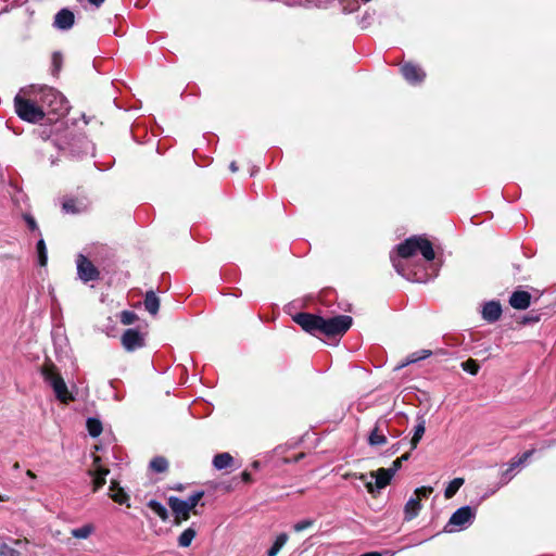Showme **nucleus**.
Listing matches in <instances>:
<instances>
[{
  "mask_svg": "<svg viewBox=\"0 0 556 556\" xmlns=\"http://www.w3.org/2000/svg\"><path fill=\"white\" fill-rule=\"evenodd\" d=\"M63 211L65 213H77L78 212V208L76 207V203L74 200H66L64 201L63 205Z\"/></svg>",
  "mask_w": 556,
  "mask_h": 556,
  "instance_id": "nucleus-39",
  "label": "nucleus"
},
{
  "mask_svg": "<svg viewBox=\"0 0 556 556\" xmlns=\"http://www.w3.org/2000/svg\"><path fill=\"white\" fill-rule=\"evenodd\" d=\"M35 100L42 106L43 111L63 114L67 111V102L63 94L51 87H40L38 93L35 94Z\"/></svg>",
  "mask_w": 556,
  "mask_h": 556,
  "instance_id": "nucleus-3",
  "label": "nucleus"
},
{
  "mask_svg": "<svg viewBox=\"0 0 556 556\" xmlns=\"http://www.w3.org/2000/svg\"><path fill=\"white\" fill-rule=\"evenodd\" d=\"M314 525V520L312 519H304L302 521H299L296 523H294L293 526V529L295 532H301L309 527H312Z\"/></svg>",
  "mask_w": 556,
  "mask_h": 556,
  "instance_id": "nucleus-37",
  "label": "nucleus"
},
{
  "mask_svg": "<svg viewBox=\"0 0 556 556\" xmlns=\"http://www.w3.org/2000/svg\"><path fill=\"white\" fill-rule=\"evenodd\" d=\"M384 554H386L387 556H392V555H393V553H390V552H384Z\"/></svg>",
  "mask_w": 556,
  "mask_h": 556,
  "instance_id": "nucleus-52",
  "label": "nucleus"
},
{
  "mask_svg": "<svg viewBox=\"0 0 556 556\" xmlns=\"http://www.w3.org/2000/svg\"><path fill=\"white\" fill-rule=\"evenodd\" d=\"M233 464V457L225 452L216 454L213 458V466L217 470H223L230 467Z\"/></svg>",
  "mask_w": 556,
  "mask_h": 556,
  "instance_id": "nucleus-22",
  "label": "nucleus"
},
{
  "mask_svg": "<svg viewBox=\"0 0 556 556\" xmlns=\"http://www.w3.org/2000/svg\"><path fill=\"white\" fill-rule=\"evenodd\" d=\"M530 303L531 294L527 291H515L509 298V304L515 309H526Z\"/></svg>",
  "mask_w": 556,
  "mask_h": 556,
  "instance_id": "nucleus-17",
  "label": "nucleus"
},
{
  "mask_svg": "<svg viewBox=\"0 0 556 556\" xmlns=\"http://www.w3.org/2000/svg\"><path fill=\"white\" fill-rule=\"evenodd\" d=\"M433 492V489L431 486H420L415 490V497L419 498H427L430 496V494Z\"/></svg>",
  "mask_w": 556,
  "mask_h": 556,
  "instance_id": "nucleus-35",
  "label": "nucleus"
},
{
  "mask_svg": "<svg viewBox=\"0 0 556 556\" xmlns=\"http://www.w3.org/2000/svg\"><path fill=\"white\" fill-rule=\"evenodd\" d=\"M26 475L33 479L36 477L35 473L30 470H27Z\"/></svg>",
  "mask_w": 556,
  "mask_h": 556,
  "instance_id": "nucleus-49",
  "label": "nucleus"
},
{
  "mask_svg": "<svg viewBox=\"0 0 556 556\" xmlns=\"http://www.w3.org/2000/svg\"><path fill=\"white\" fill-rule=\"evenodd\" d=\"M62 61H63V58L60 52H54L52 54V66H53L54 73H58L61 70Z\"/></svg>",
  "mask_w": 556,
  "mask_h": 556,
  "instance_id": "nucleus-38",
  "label": "nucleus"
},
{
  "mask_svg": "<svg viewBox=\"0 0 556 556\" xmlns=\"http://www.w3.org/2000/svg\"><path fill=\"white\" fill-rule=\"evenodd\" d=\"M460 366H462V368L465 371H467V372H469L470 375H473V376L478 374L479 368H480V366L477 363V361L472 359V358H469V359L463 362Z\"/></svg>",
  "mask_w": 556,
  "mask_h": 556,
  "instance_id": "nucleus-33",
  "label": "nucleus"
},
{
  "mask_svg": "<svg viewBox=\"0 0 556 556\" xmlns=\"http://www.w3.org/2000/svg\"><path fill=\"white\" fill-rule=\"evenodd\" d=\"M288 541V535L286 533H281L279 534L273 546L267 551V556H276L279 551L283 547V545L287 543Z\"/></svg>",
  "mask_w": 556,
  "mask_h": 556,
  "instance_id": "nucleus-26",
  "label": "nucleus"
},
{
  "mask_svg": "<svg viewBox=\"0 0 556 556\" xmlns=\"http://www.w3.org/2000/svg\"><path fill=\"white\" fill-rule=\"evenodd\" d=\"M402 467V459L396 458L390 468H387L394 476L396 471Z\"/></svg>",
  "mask_w": 556,
  "mask_h": 556,
  "instance_id": "nucleus-42",
  "label": "nucleus"
},
{
  "mask_svg": "<svg viewBox=\"0 0 556 556\" xmlns=\"http://www.w3.org/2000/svg\"><path fill=\"white\" fill-rule=\"evenodd\" d=\"M426 431V421L422 417H418V424L415 427L413 438L410 440L412 450L416 448Z\"/></svg>",
  "mask_w": 556,
  "mask_h": 556,
  "instance_id": "nucleus-24",
  "label": "nucleus"
},
{
  "mask_svg": "<svg viewBox=\"0 0 556 556\" xmlns=\"http://www.w3.org/2000/svg\"><path fill=\"white\" fill-rule=\"evenodd\" d=\"M502 315V307L500 302L490 301L483 305L482 317L489 323H494L500 319Z\"/></svg>",
  "mask_w": 556,
  "mask_h": 556,
  "instance_id": "nucleus-16",
  "label": "nucleus"
},
{
  "mask_svg": "<svg viewBox=\"0 0 556 556\" xmlns=\"http://www.w3.org/2000/svg\"><path fill=\"white\" fill-rule=\"evenodd\" d=\"M25 222L27 224V226L29 227L30 230H36L37 229V223L35 220V218L30 215H25Z\"/></svg>",
  "mask_w": 556,
  "mask_h": 556,
  "instance_id": "nucleus-43",
  "label": "nucleus"
},
{
  "mask_svg": "<svg viewBox=\"0 0 556 556\" xmlns=\"http://www.w3.org/2000/svg\"><path fill=\"white\" fill-rule=\"evenodd\" d=\"M370 476L371 478H375V484L378 490L386 488L393 478L392 472H390L387 468H379L378 470L372 471Z\"/></svg>",
  "mask_w": 556,
  "mask_h": 556,
  "instance_id": "nucleus-18",
  "label": "nucleus"
},
{
  "mask_svg": "<svg viewBox=\"0 0 556 556\" xmlns=\"http://www.w3.org/2000/svg\"><path fill=\"white\" fill-rule=\"evenodd\" d=\"M359 556H382V554L379 552H369V553L362 554Z\"/></svg>",
  "mask_w": 556,
  "mask_h": 556,
  "instance_id": "nucleus-46",
  "label": "nucleus"
},
{
  "mask_svg": "<svg viewBox=\"0 0 556 556\" xmlns=\"http://www.w3.org/2000/svg\"><path fill=\"white\" fill-rule=\"evenodd\" d=\"M408 458H409V454L408 453H406V454L402 455L401 457H399V459H402V463L404 460H407Z\"/></svg>",
  "mask_w": 556,
  "mask_h": 556,
  "instance_id": "nucleus-48",
  "label": "nucleus"
},
{
  "mask_svg": "<svg viewBox=\"0 0 556 556\" xmlns=\"http://www.w3.org/2000/svg\"><path fill=\"white\" fill-rule=\"evenodd\" d=\"M8 500H9V497H8V496H5V495H0V502H5V501H8Z\"/></svg>",
  "mask_w": 556,
  "mask_h": 556,
  "instance_id": "nucleus-50",
  "label": "nucleus"
},
{
  "mask_svg": "<svg viewBox=\"0 0 556 556\" xmlns=\"http://www.w3.org/2000/svg\"><path fill=\"white\" fill-rule=\"evenodd\" d=\"M368 443L372 446L383 445L387 443V437L384 434L383 429L381 428L380 421L377 422L375 428L369 433Z\"/></svg>",
  "mask_w": 556,
  "mask_h": 556,
  "instance_id": "nucleus-19",
  "label": "nucleus"
},
{
  "mask_svg": "<svg viewBox=\"0 0 556 556\" xmlns=\"http://www.w3.org/2000/svg\"><path fill=\"white\" fill-rule=\"evenodd\" d=\"M242 480L247 483L251 482L252 481V477L251 475L248 472V471H243L242 472Z\"/></svg>",
  "mask_w": 556,
  "mask_h": 556,
  "instance_id": "nucleus-44",
  "label": "nucleus"
},
{
  "mask_svg": "<svg viewBox=\"0 0 556 556\" xmlns=\"http://www.w3.org/2000/svg\"><path fill=\"white\" fill-rule=\"evenodd\" d=\"M74 13L67 9L60 10L55 16L53 26L61 30H67L74 25Z\"/></svg>",
  "mask_w": 556,
  "mask_h": 556,
  "instance_id": "nucleus-14",
  "label": "nucleus"
},
{
  "mask_svg": "<svg viewBox=\"0 0 556 556\" xmlns=\"http://www.w3.org/2000/svg\"><path fill=\"white\" fill-rule=\"evenodd\" d=\"M396 251V255L391 254L390 258L397 274L415 282H427L428 278L426 275L406 271L403 263L399 258L406 260L419 251L426 261H432L435 254L431 242L421 236H413L400 243Z\"/></svg>",
  "mask_w": 556,
  "mask_h": 556,
  "instance_id": "nucleus-1",
  "label": "nucleus"
},
{
  "mask_svg": "<svg viewBox=\"0 0 556 556\" xmlns=\"http://www.w3.org/2000/svg\"><path fill=\"white\" fill-rule=\"evenodd\" d=\"M144 308L151 314L156 315L160 308V300L154 293V291L150 290L146 293L144 296Z\"/></svg>",
  "mask_w": 556,
  "mask_h": 556,
  "instance_id": "nucleus-21",
  "label": "nucleus"
},
{
  "mask_svg": "<svg viewBox=\"0 0 556 556\" xmlns=\"http://www.w3.org/2000/svg\"><path fill=\"white\" fill-rule=\"evenodd\" d=\"M105 0H88V2L96 8H100Z\"/></svg>",
  "mask_w": 556,
  "mask_h": 556,
  "instance_id": "nucleus-45",
  "label": "nucleus"
},
{
  "mask_svg": "<svg viewBox=\"0 0 556 556\" xmlns=\"http://www.w3.org/2000/svg\"><path fill=\"white\" fill-rule=\"evenodd\" d=\"M353 476H354L355 478H357V479H359V480H362V481H364V482H365L366 488H367V491H368L369 493H372V492H374V484H372V482H371V481H366V476H365L364 473H359V475L354 473Z\"/></svg>",
  "mask_w": 556,
  "mask_h": 556,
  "instance_id": "nucleus-40",
  "label": "nucleus"
},
{
  "mask_svg": "<svg viewBox=\"0 0 556 556\" xmlns=\"http://www.w3.org/2000/svg\"><path fill=\"white\" fill-rule=\"evenodd\" d=\"M293 320L302 327L303 330L312 334H323V317L308 313H299Z\"/></svg>",
  "mask_w": 556,
  "mask_h": 556,
  "instance_id": "nucleus-8",
  "label": "nucleus"
},
{
  "mask_svg": "<svg viewBox=\"0 0 556 556\" xmlns=\"http://www.w3.org/2000/svg\"><path fill=\"white\" fill-rule=\"evenodd\" d=\"M150 467L155 472H164L168 467V462L164 457L157 456L150 462Z\"/></svg>",
  "mask_w": 556,
  "mask_h": 556,
  "instance_id": "nucleus-30",
  "label": "nucleus"
},
{
  "mask_svg": "<svg viewBox=\"0 0 556 556\" xmlns=\"http://www.w3.org/2000/svg\"><path fill=\"white\" fill-rule=\"evenodd\" d=\"M203 495V491H198L191 494L187 500H180L176 496H170L168 498V506L175 515L176 521H187L190 518L191 511L197 514L194 508Z\"/></svg>",
  "mask_w": 556,
  "mask_h": 556,
  "instance_id": "nucleus-4",
  "label": "nucleus"
},
{
  "mask_svg": "<svg viewBox=\"0 0 556 556\" xmlns=\"http://www.w3.org/2000/svg\"><path fill=\"white\" fill-rule=\"evenodd\" d=\"M96 531V527L93 523H85L84 526L79 528H75L71 530V534L73 538L78 540H87L89 536H91Z\"/></svg>",
  "mask_w": 556,
  "mask_h": 556,
  "instance_id": "nucleus-23",
  "label": "nucleus"
},
{
  "mask_svg": "<svg viewBox=\"0 0 556 556\" xmlns=\"http://www.w3.org/2000/svg\"><path fill=\"white\" fill-rule=\"evenodd\" d=\"M352 324L353 319L348 315L323 317V334L326 337H341L351 328Z\"/></svg>",
  "mask_w": 556,
  "mask_h": 556,
  "instance_id": "nucleus-6",
  "label": "nucleus"
},
{
  "mask_svg": "<svg viewBox=\"0 0 556 556\" xmlns=\"http://www.w3.org/2000/svg\"><path fill=\"white\" fill-rule=\"evenodd\" d=\"M420 509H421V504H420L419 498L410 497L404 507L405 519L406 520L414 519L419 514Z\"/></svg>",
  "mask_w": 556,
  "mask_h": 556,
  "instance_id": "nucleus-20",
  "label": "nucleus"
},
{
  "mask_svg": "<svg viewBox=\"0 0 556 556\" xmlns=\"http://www.w3.org/2000/svg\"><path fill=\"white\" fill-rule=\"evenodd\" d=\"M41 375L43 377L45 382L52 388L55 397L60 402L67 404L71 401H74V396L68 391L67 386L63 377L61 376L58 367L52 362H45V364L41 367Z\"/></svg>",
  "mask_w": 556,
  "mask_h": 556,
  "instance_id": "nucleus-2",
  "label": "nucleus"
},
{
  "mask_svg": "<svg viewBox=\"0 0 556 556\" xmlns=\"http://www.w3.org/2000/svg\"><path fill=\"white\" fill-rule=\"evenodd\" d=\"M540 320V315L530 313L527 316L523 317L522 323L529 324V323H538Z\"/></svg>",
  "mask_w": 556,
  "mask_h": 556,
  "instance_id": "nucleus-41",
  "label": "nucleus"
},
{
  "mask_svg": "<svg viewBox=\"0 0 556 556\" xmlns=\"http://www.w3.org/2000/svg\"><path fill=\"white\" fill-rule=\"evenodd\" d=\"M87 429L91 437H98L102 431V424L96 418H88Z\"/></svg>",
  "mask_w": 556,
  "mask_h": 556,
  "instance_id": "nucleus-31",
  "label": "nucleus"
},
{
  "mask_svg": "<svg viewBox=\"0 0 556 556\" xmlns=\"http://www.w3.org/2000/svg\"><path fill=\"white\" fill-rule=\"evenodd\" d=\"M197 535V531L190 527L182 531V533L178 536V545L180 547H188L192 543L193 539Z\"/></svg>",
  "mask_w": 556,
  "mask_h": 556,
  "instance_id": "nucleus-25",
  "label": "nucleus"
},
{
  "mask_svg": "<svg viewBox=\"0 0 556 556\" xmlns=\"http://www.w3.org/2000/svg\"><path fill=\"white\" fill-rule=\"evenodd\" d=\"M401 72L404 78L410 84H419L426 77V73L422 71V68L413 63H405L401 67Z\"/></svg>",
  "mask_w": 556,
  "mask_h": 556,
  "instance_id": "nucleus-13",
  "label": "nucleus"
},
{
  "mask_svg": "<svg viewBox=\"0 0 556 556\" xmlns=\"http://www.w3.org/2000/svg\"><path fill=\"white\" fill-rule=\"evenodd\" d=\"M18 467H20V466H18V463H16V464L14 465V468H15V469H18Z\"/></svg>",
  "mask_w": 556,
  "mask_h": 556,
  "instance_id": "nucleus-53",
  "label": "nucleus"
},
{
  "mask_svg": "<svg viewBox=\"0 0 556 556\" xmlns=\"http://www.w3.org/2000/svg\"><path fill=\"white\" fill-rule=\"evenodd\" d=\"M121 323L123 325H131L137 320V315L130 311H124L121 313Z\"/></svg>",
  "mask_w": 556,
  "mask_h": 556,
  "instance_id": "nucleus-34",
  "label": "nucleus"
},
{
  "mask_svg": "<svg viewBox=\"0 0 556 556\" xmlns=\"http://www.w3.org/2000/svg\"><path fill=\"white\" fill-rule=\"evenodd\" d=\"M109 473L110 470L100 464V457H94L93 466L89 470V475L92 477V492H98L106 483Z\"/></svg>",
  "mask_w": 556,
  "mask_h": 556,
  "instance_id": "nucleus-10",
  "label": "nucleus"
},
{
  "mask_svg": "<svg viewBox=\"0 0 556 556\" xmlns=\"http://www.w3.org/2000/svg\"><path fill=\"white\" fill-rule=\"evenodd\" d=\"M253 467H254V468H258V462H254V463H253Z\"/></svg>",
  "mask_w": 556,
  "mask_h": 556,
  "instance_id": "nucleus-51",
  "label": "nucleus"
},
{
  "mask_svg": "<svg viewBox=\"0 0 556 556\" xmlns=\"http://www.w3.org/2000/svg\"><path fill=\"white\" fill-rule=\"evenodd\" d=\"M148 506L161 519H163V520L167 519V516H168L167 509H166V507L163 504H161L160 502H157L155 500H151V501H149Z\"/></svg>",
  "mask_w": 556,
  "mask_h": 556,
  "instance_id": "nucleus-28",
  "label": "nucleus"
},
{
  "mask_svg": "<svg viewBox=\"0 0 556 556\" xmlns=\"http://www.w3.org/2000/svg\"><path fill=\"white\" fill-rule=\"evenodd\" d=\"M109 496L117 504H125L127 507L130 506L128 494L119 486V483L116 480L111 481Z\"/></svg>",
  "mask_w": 556,
  "mask_h": 556,
  "instance_id": "nucleus-15",
  "label": "nucleus"
},
{
  "mask_svg": "<svg viewBox=\"0 0 556 556\" xmlns=\"http://www.w3.org/2000/svg\"><path fill=\"white\" fill-rule=\"evenodd\" d=\"M76 264L77 275L84 282L98 280L100 278L99 269L85 255L79 254Z\"/></svg>",
  "mask_w": 556,
  "mask_h": 556,
  "instance_id": "nucleus-9",
  "label": "nucleus"
},
{
  "mask_svg": "<svg viewBox=\"0 0 556 556\" xmlns=\"http://www.w3.org/2000/svg\"><path fill=\"white\" fill-rule=\"evenodd\" d=\"M534 453V450H530L525 452L519 457L513 458L510 463L508 464V468L502 472V484L508 483L511 478L514 477V470L525 464Z\"/></svg>",
  "mask_w": 556,
  "mask_h": 556,
  "instance_id": "nucleus-12",
  "label": "nucleus"
},
{
  "mask_svg": "<svg viewBox=\"0 0 556 556\" xmlns=\"http://www.w3.org/2000/svg\"><path fill=\"white\" fill-rule=\"evenodd\" d=\"M122 344L128 352H132L144 344L142 334L136 329H127L122 336Z\"/></svg>",
  "mask_w": 556,
  "mask_h": 556,
  "instance_id": "nucleus-11",
  "label": "nucleus"
},
{
  "mask_svg": "<svg viewBox=\"0 0 556 556\" xmlns=\"http://www.w3.org/2000/svg\"><path fill=\"white\" fill-rule=\"evenodd\" d=\"M464 484V479L463 478H455L453 479L448 485L446 486L445 491H444V496L446 498H452L456 493L457 491L460 489V486Z\"/></svg>",
  "mask_w": 556,
  "mask_h": 556,
  "instance_id": "nucleus-27",
  "label": "nucleus"
},
{
  "mask_svg": "<svg viewBox=\"0 0 556 556\" xmlns=\"http://www.w3.org/2000/svg\"><path fill=\"white\" fill-rule=\"evenodd\" d=\"M229 168L233 173L237 172L238 170V166H237L236 162H231Z\"/></svg>",
  "mask_w": 556,
  "mask_h": 556,
  "instance_id": "nucleus-47",
  "label": "nucleus"
},
{
  "mask_svg": "<svg viewBox=\"0 0 556 556\" xmlns=\"http://www.w3.org/2000/svg\"><path fill=\"white\" fill-rule=\"evenodd\" d=\"M475 516L476 513L470 506H463L453 513L445 530L447 532L464 530L472 523Z\"/></svg>",
  "mask_w": 556,
  "mask_h": 556,
  "instance_id": "nucleus-7",
  "label": "nucleus"
},
{
  "mask_svg": "<svg viewBox=\"0 0 556 556\" xmlns=\"http://www.w3.org/2000/svg\"><path fill=\"white\" fill-rule=\"evenodd\" d=\"M0 556H21L20 552L10 547L8 544H0Z\"/></svg>",
  "mask_w": 556,
  "mask_h": 556,
  "instance_id": "nucleus-36",
  "label": "nucleus"
},
{
  "mask_svg": "<svg viewBox=\"0 0 556 556\" xmlns=\"http://www.w3.org/2000/svg\"><path fill=\"white\" fill-rule=\"evenodd\" d=\"M36 100L25 99L21 94L14 98L15 112L18 117L28 123H39L43 119L46 112Z\"/></svg>",
  "mask_w": 556,
  "mask_h": 556,
  "instance_id": "nucleus-5",
  "label": "nucleus"
},
{
  "mask_svg": "<svg viewBox=\"0 0 556 556\" xmlns=\"http://www.w3.org/2000/svg\"><path fill=\"white\" fill-rule=\"evenodd\" d=\"M431 355V351L429 350H421L420 352H416L407 356L406 362L403 364V366L413 364L417 361L425 359Z\"/></svg>",
  "mask_w": 556,
  "mask_h": 556,
  "instance_id": "nucleus-32",
  "label": "nucleus"
},
{
  "mask_svg": "<svg viewBox=\"0 0 556 556\" xmlns=\"http://www.w3.org/2000/svg\"><path fill=\"white\" fill-rule=\"evenodd\" d=\"M37 256H38V264L40 266H46L48 262V255H47V248L45 240L41 238L37 242Z\"/></svg>",
  "mask_w": 556,
  "mask_h": 556,
  "instance_id": "nucleus-29",
  "label": "nucleus"
}]
</instances>
